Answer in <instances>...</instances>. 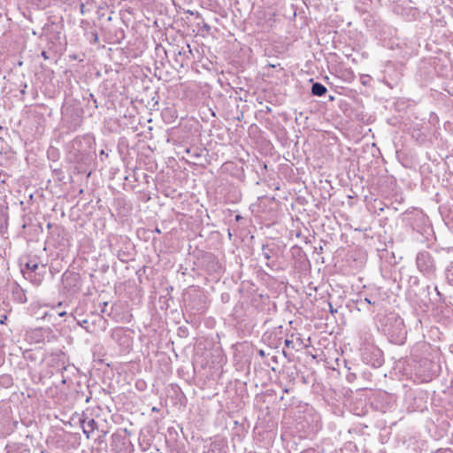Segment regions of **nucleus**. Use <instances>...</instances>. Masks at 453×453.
I'll use <instances>...</instances> for the list:
<instances>
[{"mask_svg":"<svg viewBox=\"0 0 453 453\" xmlns=\"http://www.w3.org/2000/svg\"><path fill=\"white\" fill-rule=\"evenodd\" d=\"M390 320H393V323H387L386 325L388 334L392 337V341L397 343L403 342L406 334V330L403 319L396 316H391L388 319V321Z\"/></svg>","mask_w":453,"mask_h":453,"instance_id":"f257e3e1","label":"nucleus"},{"mask_svg":"<svg viewBox=\"0 0 453 453\" xmlns=\"http://www.w3.org/2000/svg\"><path fill=\"white\" fill-rule=\"evenodd\" d=\"M416 264L418 269L426 277H432L435 273V264L428 251H421L417 255Z\"/></svg>","mask_w":453,"mask_h":453,"instance_id":"f03ea898","label":"nucleus"},{"mask_svg":"<svg viewBox=\"0 0 453 453\" xmlns=\"http://www.w3.org/2000/svg\"><path fill=\"white\" fill-rule=\"evenodd\" d=\"M80 422L82 427L83 433L87 435V438L90 437V434L97 429V423L94 418H88V417L82 414V418H80Z\"/></svg>","mask_w":453,"mask_h":453,"instance_id":"7ed1b4c3","label":"nucleus"},{"mask_svg":"<svg viewBox=\"0 0 453 453\" xmlns=\"http://www.w3.org/2000/svg\"><path fill=\"white\" fill-rule=\"evenodd\" d=\"M37 268V262L35 260H29L28 262L26 263L25 268L22 269V273L24 275H27V277L29 278L32 282H34L36 285H39L41 280L36 279L35 275H33V273L35 272Z\"/></svg>","mask_w":453,"mask_h":453,"instance_id":"20e7f679","label":"nucleus"},{"mask_svg":"<svg viewBox=\"0 0 453 453\" xmlns=\"http://www.w3.org/2000/svg\"><path fill=\"white\" fill-rule=\"evenodd\" d=\"M326 91H327V89L323 84H321L319 82H315L312 84V87H311V94L312 95L317 96H322L326 93Z\"/></svg>","mask_w":453,"mask_h":453,"instance_id":"39448f33","label":"nucleus"},{"mask_svg":"<svg viewBox=\"0 0 453 453\" xmlns=\"http://www.w3.org/2000/svg\"><path fill=\"white\" fill-rule=\"evenodd\" d=\"M446 278L449 283L453 286V264L447 269Z\"/></svg>","mask_w":453,"mask_h":453,"instance_id":"423d86ee","label":"nucleus"},{"mask_svg":"<svg viewBox=\"0 0 453 453\" xmlns=\"http://www.w3.org/2000/svg\"><path fill=\"white\" fill-rule=\"evenodd\" d=\"M262 255L265 260H270V258H271L270 250H266L265 246H263V254Z\"/></svg>","mask_w":453,"mask_h":453,"instance_id":"0eeeda50","label":"nucleus"},{"mask_svg":"<svg viewBox=\"0 0 453 453\" xmlns=\"http://www.w3.org/2000/svg\"><path fill=\"white\" fill-rule=\"evenodd\" d=\"M328 306H329V311H330V312H331L332 314H334V312H336V311H337V310H335V309H334V308H333V305H332V303H328Z\"/></svg>","mask_w":453,"mask_h":453,"instance_id":"6e6552de","label":"nucleus"},{"mask_svg":"<svg viewBox=\"0 0 453 453\" xmlns=\"http://www.w3.org/2000/svg\"><path fill=\"white\" fill-rule=\"evenodd\" d=\"M365 302H366L367 303H370V304H375V301H372L371 298H365Z\"/></svg>","mask_w":453,"mask_h":453,"instance_id":"1a4fd4ad","label":"nucleus"},{"mask_svg":"<svg viewBox=\"0 0 453 453\" xmlns=\"http://www.w3.org/2000/svg\"><path fill=\"white\" fill-rule=\"evenodd\" d=\"M441 453H452V451L449 449H445L441 451Z\"/></svg>","mask_w":453,"mask_h":453,"instance_id":"9d476101","label":"nucleus"},{"mask_svg":"<svg viewBox=\"0 0 453 453\" xmlns=\"http://www.w3.org/2000/svg\"><path fill=\"white\" fill-rule=\"evenodd\" d=\"M42 56L45 59H47V58H48V56H47V54H46V51H42Z\"/></svg>","mask_w":453,"mask_h":453,"instance_id":"9b49d317","label":"nucleus"},{"mask_svg":"<svg viewBox=\"0 0 453 453\" xmlns=\"http://www.w3.org/2000/svg\"><path fill=\"white\" fill-rule=\"evenodd\" d=\"M411 280H412V278H411ZM418 278H417V277H414V278H413V283H414V284H418Z\"/></svg>","mask_w":453,"mask_h":453,"instance_id":"f8f14e48","label":"nucleus"},{"mask_svg":"<svg viewBox=\"0 0 453 453\" xmlns=\"http://www.w3.org/2000/svg\"><path fill=\"white\" fill-rule=\"evenodd\" d=\"M285 344H286V346H289L291 344V341L286 340Z\"/></svg>","mask_w":453,"mask_h":453,"instance_id":"ddd939ff","label":"nucleus"},{"mask_svg":"<svg viewBox=\"0 0 453 453\" xmlns=\"http://www.w3.org/2000/svg\"><path fill=\"white\" fill-rule=\"evenodd\" d=\"M64 315H65V311H64V312H60V313H59V316H61V317H62V316H64Z\"/></svg>","mask_w":453,"mask_h":453,"instance_id":"4468645a","label":"nucleus"},{"mask_svg":"<svg viewBox=\"0 0 453 453\" xmlns=\"http://www.w3.org/2000/svg\"><path fill=\"white\" fill-rule=\"evenodd\" d=\"M365 82H366V80H364V81H362V83H363L364 85H365V84H366Z\"/></svg>","mask_w":453,"mask_h":453,"instance_id":"2eb2a0df","label":"nucleus"},{"mask_svg":"<svg viewBox=\"0 0 453 453\" xmlns=\"http://www.w3.org/2000/svg\"><path fill=\"white\" fill-rule=\"evenodd\" d=\"M365 82H366V80H364V81H362V83H363L364 85H365V84H366Z\"/></svg>","mask_w":453,"mask_h":453,"instance_id":"dca6fc26","label":"nucleus"},{"mask_svg":"<svg viewBox=\"0 0 453 453\" xmlns=\"http://www.w3.org/2000/svg\"><path fill=\"white\" fill-rule=\"evenodd\" d=\"M83 8H84V5L82 4L81 5V12H83Z\"/></svg>","mask_w":453,"mask_h":453,"instance_id":"f3484780","label":"nucleus"}]
</instances>
